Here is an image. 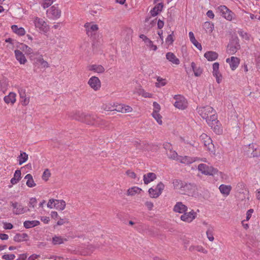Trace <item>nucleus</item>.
<instances>
[{"label": "nucleus", "mask_w": 260, "mask_h": 260, "mask_svg": "<svg viewBox=\"0 0 260 260\" xmlns=\"http://www.w3.org/2000/svg\"><path fill=\"white\" fill-rule=\"evenodd\" d=\"M174 188L179 190L181 194L193 196L197 190V185L194 183H186L181 180L175 179L173 181Z\"/></svg>", "instance_id": "f257e3e1"}, {"label": "nucleus", "mask_w": 260, "mask_h": 260, "mask_svg": "<svg viewBox=\"0 0 260 260\" xmlns=\"http://www.w3.org/2000/svg\"><path fill=\"white\" fill-rule=\"evenodd\" d=\"M73 118L88 125H100L102 124L101 119L94 115H91L78 112L75 114Z\"/></svg>", "instance_id": "f03ea898"}, {"label": "nucleus", "mask_w": 260, "mask_h": 260, "mask_svg": "<svg viewBox=\"0 0 260 260\" xmlns=\"http://www.w3.org/2000/svg\"><path fill=\"white\" fill-rule=\"evenodd\" d=\"M197 109L200 115L203 119H206L207 122L208 120L213 119V120H215L214 119L216 118L217 115L216 111L212 107L209 106H206L198 108Z\"/></svg>", "instance_id": "7ed1b4c3"}, {"label": "nucleus", "mask_w": 260, "mask_h": 260, "mask_svg": "<svg viewBox=\"0 0 260 260\" xmlns=\"http://www.w3.org/2000/svg\"><path fill=\"white\" fill-rule=\"evenodd\" d=\"M34 23L36 28L39 29L40 31L44 34L49 31V26L43 19L35 17L34 19Z\"/></svg>", "instance_id": "20e7f679"}, {"label": "nucleus", "mask_w": 260, "mask_h": 260, "mask_svg": "<svg viewBox=\"0 0 260 260\" xmlns=\"http://www.w3.org/2000/svg\"><path fill=\"white\" fill-rule=\"evenodd\" d=\"M198 169L202 174L206 175H213L218 172L216 169L204 164H200Z\"/></svg>", "instance_id": "39448f33"}, {"label": "nucleus", "mask_w": 260, "mask_h": 260, "mask_svg": "<svg viewBox=\"0 0 260 260\" xmlns=\"http://www.w3.org/2000/svg\"><path fill=\"white\" fill-rule=\"evenodd\" d=\"M217 11L218 12L222 17L228 20H232L234 13L229 9L225 6L221 5L217 8Z\"/></svg>", "instance_id": "423d86ee"}, {"label": "nucleus", "mask_w": 260, "mask_h": 260, "mask_svg": "<svg viewBox=\"0 0 260 260\" xmlns=\"http://www.w3.org/2000/svg\"><path fill=\"white\" fill-rule=\"evenodd\" d=\"M176 100L174 105V106L179 109L183 110L187 107V102L185 98L180 95H176L174 97Z\"/></svg>", "instance_id": "0eeeda50"}, {"label": "nucleus", "mask_w": 260, "mask_h": 260, "mask_svg": "<svg viewBox=\"0 0 260 260\" xmlns=\"http://www.w3.org/2000/svg\"><path fill=\"white\" fill-rule=\"evenodd\" d=\"M214 120H213V119L208 120V121L207 120V123L216 134H221L222 133V129L220 122L217 119V116H216V118Z\"/></svg>", "instance_id": "6e6552de"}, {"label": "nucleus", "mask_w": 260, "mask_h": 260, "mask_svg": "<svg viewBox=\"0 0 260 260\" xmlns=\"http://www.w3.org/2000/svg\"><path fill=\"white\" fill-rule=\"evenodd\" d=\"M10 204L13 208V213L15 215L22 214L30 210L29 209L26 210L21 204L16 202H11Z\"/></svg>", "instance_id": "1a4fd4ad"}, {"label": "nucleus", "mask_w": 260, "mask_h": 260, "mask_svg": "<svg viewBox=\"0 0 260 260\" xmlns=\"http://www.w3.org/2000/svg\"><path fill=\"white\" fill-rule=\"evenodd\" d=\"M197 215V213L192 209L189 212H184L180 216V219L184 222L189 223L196 218Z\"/></svg>", "instance_id": "9d476101"}, {"label": "nucleus", "mask_w": 260, "mask_h": 260, "mask_svg": "<svg viewBox=\"0 0 260 260\" xmlns=\"http://www.w3.org/2000/svg\"><path fill=\"white\" fill-rule=\"evenodd\" d=\"M84 27L85 28L86 35L90 37L94 36L99 29L98 25L92 24L90 22L86 23L84 24Z\"/></svg>", "instance_id": "9b49d317"}, {"label": "nucleus", "mask_w": 260, "mask_h": 260, "mask_svg": "<svg viewBox=\"0 0 260 260\" xmlns=\"http://www.w3.org/2000/svg\"><path fill=\"white\" fill-rule=\"evenodd\" d=\"M200 138L207 149L212 151L214 146L211 139L205 134H202Z\"/></svg>", "instance_id": "f8f14e48"}, {"label": "nucleus", "mask_w": 260, "mask_h": 260, "mask_svg": "<svg viewBox=\"0 0 260 260\" xmlns=\"http://www.w3.org/2000/svg\"><path fill=\"white\" fill-rule=\"evenodd\" d=\"M88 84L95 91L99 90L101 86L100 79L95 76L91 77L88 81Z\"/></svg>", "instance_id": "ddd939ff"}, {"label": "nucleus", "mask_w": 260, "mask_h": 260, "mask_svg": "<svg viewBox=\"0 0 260 260\" xmlns=\"http://www.w3.org/2000/svg\"><path fill=\"white\" fill-rule=\"evenodd\" d=\"M240 48V46L238 41L237 40H233L228 45L227 52H228V53L230 54H234Z\"/></svg>", "instance_id": "4468645a"}, {"label": "nucleus", "mask_w": 260, "mask_h": 260, "mask_svg": "<svg viewBox=\"0 0 260 260\" xmlns=\"http://www.w3.org/2000/svg\"><path fill=\"white\" fill-rule=\"evenodd\" d=\"M47 12L48 15L53 19L58 18L61 15V11L54 5L48 10Z\"/></svg>", "instance_id": "2eb2a0df"}, {"label": "nucleus", "mask_w": 260, "mask_h": 260, "mask_svg": "<svg viewBox=\"0 0 260 260\" xmlns=\"http://www.w3.org/2000/svg\"><path fill=\"white\" fill-rule=\"evenodd\" d=\"M187 207L181 202H177L173 208V211L179 213H183L187 211Z\"/></svg>", "instance_id": "dca6fc26"}, {"label": "nucleus", "mask_w": 260, "mask_h": 260, "mask_svg": "<svg viewBox=\"0 0 260 260\" xmlns=\"http://www.w3.org/2000/svg\"><path fill=\"white\" fill-rule=\"evenodd\" d=\"M226 62L229 63L231 69L234 71L238 67L240 59L237 57L232 56L231 58H227Z\"/></svg>", "instance_id": "f3484780"}, {"label": "nucleus", "mask_w": 260, "mask_h": 260, "mask_svg": "<svg viewBox=\"0 0 260 260\" xmlns=\"http://www.w3.org/2000/svg\"><path fill=\"white\" fill-rule=\"evenodd\" d=\"M15 55L16 59L20 62V64H24L27 60L21 51L19 50H15Z\"/></svg>", "instance_id": "a211bd4d"}, {"label": "nucleus", "mask_w": 260, "mask_h": 260, "mask_svg": "<svg viewBox=\"0 0 260 260\" xmlns=\"http://www.w3.org/2000/svg\"><path fill=\"white\" fill-rule=\"evenodd\" d=\"M218 56V53L214 51H207L204 54V57L210 61L215 60Z\"/></svg>", "instance_id": "6ab92c4d"}, {"label": "nucleus", "mask_w": 260, "mask_h": 260, "mask_svg": "<svg viewBox=\"0 0 260 260\" xmlns=\"http://www.w3.org/2000/svg\"><path fill=\"white\" fill-rule=\"evenodd\" d=\"M166 58L173 63L178 65L180 63V61L178 58L172 52H168L166 54Z\"/></svg>", "instance_id": "aec40b11"}, {"label": "nucleus", "mask_w": 260, "mask_h": 260, "mask_svg": "<svg viewBox=\"0 0 260 260\" xmlns=\"http://www.w3.org/2000/svg\"><path fill=\"white\" fill-rule=\"evenodd\" d=\"M156 178V175L153 173H148L143 176L144 182L145 184H148L150 182L153 181Z\"/></svg>", "instance_id": "412c9836"}, {"label": "nucleus", "mask_w": 260, "mask_h": 260, "mask_svg": "<svg viewBox=\"0 0 260 260\" xmlns=\"http://www.w3.org/2000/svg\"><path fill=\"white\" fill-rule=\"evenodd\" d=\"M28 237L26 233H17L14 237V240L15 242H21L27 240Z\"/></svg>", "instance_id": "4be33fe9"}, {"label": "nucleus", "mask_w": 260, "mask_h": 260, "mask_svg": "<svg viewBox=\"0 0 260 260\" xmlns=\"http://www.w3.org/2000/svg\"><path fill=\"white\" fill-rule=\"evenodd\" d=\"M4 100L7 104H13L16 102V94L14 92H10L8 95L4 97Z\"/></svg>", "instance_id": "5701e85b"}, {"label": "nucleus", "mask_w": 260, "mask_h": 260, "mask_svg": "<svg viewBox=\"0 0 260 260\" xmlns=\"http://www.w3.org/2000/svg\"><path fill=\"white\" fill-rule=\"evenodd\" d=\"M89 70L98 73H102L105 71L104 68L101 65L92 64L89 67Z\"/></svg>", "instance_id": "b1692460"}, {"label": "nucleus", "mask_w": 260, "mask_h": 260, "mask_svg": "<svg viewBox=\"0 0 260 260\" xmlns=\"http://www.w3.org/2000/svg\"><path fill=\"white\" fill-rule=\"evenodd\" d=\"M189 37L191 43L200 50L202 49L201 44L199 43L196 39L194 34L192 31L189 32Z\"/></svg>", "instance_id": "393cba45"}, {"label": "nucleus", "mask_w": 260, "mask_h": 260, "mask_svg": "<svg viewBox=\"0 0 260 260\" xmlns=\"http://www.w3.org/2000/svg\"><path fill=\"white\" fill-rule=\"evenodd\" d=\"M219 189L222 194L228 196L232 189V187L230 185L221 184L220 185Z\"/></svg>", "instance_id": "a878e982"}, {"label": "nucleus", "mask_w": 260, "mask_h": 260, "mask_svg": "<svg viewBox=\"0 0 260 260\" xmlns=\"http://www.w3.org/2000/svg\"><path fill=\"white\" fill-rule=\"evenodd\" d=\"M66 202L63 200H55V202L53 205L54 208L57 210H63L66 207Z\"/></svg>", "instance_id": "bb28decb"}, {"label": "nucleus", "mask_w": 260, "mask_h": 260, "mask_svg": "<svg viewBox=\"0 0 260 260\" xmlns=\"http://www.w3.org/2000/svg\"><path fill=\"white\" fill-rule=\"evenodd\" d=\"M21 173L19 170H17L14 173V177L11 179V183L12 184H17L20 180Z\"/></svg>", "instance_id": "cd10ccee"}, {"label": "nucleus", "mask_w": 260, "mask_h": 260, "mask_svg": "<svg viewBox=\"0 0 260 260\" xmlns=\"http://www.w3.org/2000/svg\"><path fill=\"white\" fill-rule=\"evenodd\" d=\"M24 179H27L26 184L28 187H33L36 185V184L35 183V182L33 179L32 176L31 174H27L25 176Z\"/></svg>", "instance_id": "c85d7f7f"}, {"label": "nucleus", "mask_w": 260, "mask_h": 260, "mask_svg": "<svg viewBox=\"0 0 260 260\" xmlns=\"http://www.w3.org/2000/svg\"><path fill=\"white\" fill-rule=\"evenodd\" d=\"M191 67L196 76L199 77L202 74V69L200 67H197L194 62H191Z\"/></svg>", "instance_id": "c756f323"}, {"label": "nucleus", "mask_w": 260, "mask_h": 260, "mask_svg": "<svg viewBox=\"0 0 260 260\" xmlns=\"http://www.w3.org/2000/svg\"><path fill=\"white\" fill-rule=\"evenodd\" d=\"M40 224V221L38 220L25 221L23 223L24 226L26 229L35 227Z\"/></svg>", "instance_id": "7c9ffc66"}, {"label": "nucleus", "mask_w": 260, "mask_h": 260, "mask_svg": "<svg viewBox=\"0 0 260 260\" xmlns=\"http://www.w3.org/2000/svg\"><path fill=\"white\" fill-rule=\"evenodd\" d=\"M11 28L13 32L19 36H23L25 33V31L23 28H18V26L16 25H12Z\"/></svg>", "instance_id": "2f4dec72"}, {"label": "nucleus", "mask_w": 260, "mask_h": 260, "mask_svg": "<svg viewBox=\"0 0 260 260\" xmlns=\"http://www.w3.org/2000/svg\"><path fill=\"white\" fill-rule=\"evenodd\" d=\"M19 161V165H21L24 163L28 159V154L26 152H22L20 153V154L18 156Z\"/></svg>", "instance_id": "473e14b6"}, {"label": "nucleus", "mask_w": 260, "mask_h": 260, "mask_svg": "<svg viewBox=\"0 0 260 260\" xmlns=\"http://www.w3.org/2000/svg\"><path fill=\"white\" fill-rule=\"evenodd\" d=\"M204 28L207 33H211L214 29V24L209 22H205L203 25Z\"/></svg>", "instance_id": "72a5a7b5"}, {"label": "nucleus", "mask_w": 260, "mask_h": 260, "mask_svg": "<svg viewBox=\"0 0 260 260\" xmlns=\"http://www.w3.org/2000/svg\"><path fill=\"white\" fill-rule=\"evenodd\" d=\"M142 189L138 187H133L127 190V194L128 196H134L136 193H140Z\"/></svg>", "instance_id": "f704fd0d"}, {"label": "nucleus", "mask_w": 260, "mask_h": 260, "mask_svg": "<svg viewBox=\"0 0 260 260\" xmlns=\"http://www.w3.org/2000/svg\"><path fill=\"white\" fill-rule=\"evenodd\" d=\"M66 239L62 238L61 236H55L52 238V243L54 245H58L63 243Z\"/></svg>", "instance_id": "c9c22d12"}, {"label": "nucleus", "mask_w": 260, "mask_h": 260, "mask_svg": "<svg viewBox=\"0 0 260 260\" xmlns=\"http://www.w3.org/2000/svg\"><path fill=\"white\" fill-rule=\"evenodd\" d=\"M213 229L212 227H209L206 231V235L208 240L210 241H213L214 238L213 234Z\"/></svg>", "instance_id": "e433bc0d"}, {"label": "nucleus", "mask_w": 260, "mask_h": 260, "mask_svg": "<svg viewBox=\"0 0 260 260\" xmlns=\"http://www.w3.org/2000/svg\"><path fill=\"white\" fill-rule=\"evenodd\" d=\"M251 149L253 150L251 154L253 157H257L260 155V151L257 150L256 148H254L253 144L249 145V150L248 151H250Z\"/></svg>", "instance_id": "4c0bfd02"}, {"label": "nucleus", "mask_w": 260, "mask_h": 260, "mask_svg": "<svg viewBox=\"0 0 260 260\" xmlns=\"http://www.w3.org/2000/svg\"><path fill=\"white\" fill-rule=\"evenodd\" d=\"M166 153L168 157L171 159L177 160V158L178 157V155L175 151H172V150H170V151H167Z\"/></svg>", "instance_id": "58836bf2"}, {"label": "nucleus", "mask_w": 260, "mask_h": 260, "mask_svg": "<svg viewBox=\"0 0 260 260\" xmlns=\"http://www.w3.org/2000/svg\"><path fill=\"white\" fill-rule=\"evenodd\" d=\"M145 44L148 47L153 51H156L157 49V46L154 45L153 42L149 39L145 42Z\"/></svg>", "instance_id": "ea45409f"}, {"label": "nucleus", "mask_w": 260, "mask_h": 260, "mask_svg": "<svg viewBox=\"0 0 260 260\" xmlns=\"http://www.w3.org/2000/svg\"><path fill=\"white\" fill-rule=\"evenodd\" d=\"M213 75L216 77V82L220 83L222 80V75L219 73V70L213 71Z\"/></svg>", "instance_id": "a19ab883"}, {"label": "nucleus", "mask_w": 260, "mask_h": 260, "mask_svg": "<svg viewBox=\"0 0 260 260\" xmlns=\"http://www.w3.org/2000/svg\"><path fill=\"white\" fill-rule=\"evenodd\" d=\"M37 61L40 63L43 68H47L49 67L48 63L46 61L44 60V59L42 57V56L39 57L37 59Z\"/></svg>", "instance_id": "79ce46f5"}, {"label": "nucleus", "mask_w": 260, "mask_h": 260, "mask_svg": "<svg viewBox=\"0 0 260 260\" xmlns=\"http://www.w3.org/2000/svg\"><path fill=\"white\" fill-rule=\"evenodd\" d=\"M152 115L159 124H162V116L158 113V112H153Z\"/></svg>", "instance_id": "37998d69"}, {"label": "nucleus", "mask_w": 260, "mask_h": 260, "mask_svg": "<svg viewBox=\"0 0 260 260\" xmlns=\"http://www.w3.org/2000/svg\"><path fill=\"white\" fill-rule=\"evenodd\" d=\"M148 192L151 198H156L159 196L156 188L153 189L152 188H150L149 189Z\"/></svg>", "instance_id": "c03bdc74"}, {"label": "nucleus", "mask_w": 260, "mask_h": 260, "mask_svg": "<svg viewBox=\"0 0 260 260\" xmlns=\"http://www.w3.org/2000/svg\"><path fill=\"white\" fill-rule=\"evenodd\" d=\"M20 96L22 99H23L22 101V104L23 105L26 106L29 103V99L26 98L24 92H20Z\"/></svg>", "instance_id": "a18cd8bd"}, {"label": "nucleus", "mask_w": 260, "mask_h": 260, "mask_svg": "<svg viewBox=\"0 0 260 260\" xmlns=\"http://www.w3.org/2000/svg\"><path fill=\"white\" fill-rule=\"evenodd\" d=\"M50 176H51V173L50 172V171L49 170V169H46L44 171L42 177L43 180L46 181L48 180V179L50 177Z\"/></svg>", "instance_id": "49530a36"}, {"label": "nucleus", "mask_w": 260, "mask_h": 260, "mask_svg": "<svg viewBox=\"0 0 260 260\" xmlns=\"http://www.w3.org/2000/svg\"><path fill=\"white\" fill-rule=\"evenodd\" d=\"M114 106H115L114 108V111H116L119 112L123 113V107L124 105L123 104H114Z\"/></svg>", "instance_id": "de8ad7c7"}, {"label": "nucleus", "mask_w": 260, "mask_h": 260, "mask_svg": "<svg viewBox=\"0 0 260 260\" xmlns=\"http://www.w3.org/2000/svg\"><path fill=\"white\" fill-rule=\"evenodd\" d=\"M115 106L110 104H105L103 106V109L107 111H113Z\"/></svg>", "instance_id": "09e8293b"}, {"label": "nucleus", "mask_w": 260, "mask_h": 260, "mask_svg": "<svg viewBox=\"0 0 260 260\" xmlns=\"http://www.w3.org/2000/svg\"><path fill=\"white\" fill-rule=\"evenodd\" d=\"M157 81L158 82L155 83V86L157 87H160V86H163L166 85V82L164 81V79L161 78L159 77H158L157 78Z\"/></svg>", "instance_id": "8fccbe9b"}, {"label": "nucleus", "mask_w": 260, "mask_h": 260, "mask_svg": "<svg viewBox=\"0 0 260 260\" xmlns=\"http://www.w3.org/2000/svg\"><path fill=\"white\" fill-rule=\"evenodd\" d=\"M138 93L139 95H141L144 98H151L152 96L151 93L146 92L144 89H139Z\"/></svg>", "instance_id": "3c124183"}, {"label": "nucleus", "mask_w": 260, "mask_h": 260, "mask_svg": "<svg viewBox=\"0 0 260 260\" xmlns=\"http://www.w3.org/2000/svg\"><path fill=\"white\" fill-rule=\"evenodd\" d=\"M53 3V0H44L42 6L44 9H46L50 6Z\"/></svg>", "instance_id": "603ef678"}, {"label": "nucleus", "mask_w": 260, "mask_h": 260, "mask_svg": "<svg viewBox=\"0 0 260 260\" xmlns=\"http://www.w3.org/2000/svg\"><path fill=\"white\" fill-rule=\"evenodd\" d=\"M165 187L164 184L162 182H159L156 186V188L158 191V193L160 196L162 192V191L164 190Z\"/></svg>", "instance_id": "864d4df0"}, {"label": "nucleus", "mask_w": 260, "mask_h": 260, "mask_svg": "<svg viewBox=\"0 0 260 260\" xmlns=\"http://www.w3.org/2000/svg\"><path fill=\"white\" fill-rule=\"evenodd\" d=\"M173 35L174 32H172L171 34L168 36L167 38H166V42L167 43L169 44H172V43L174 42V39H173Z\"/></svg>", "instance_id": "5fc2aeb1"}, {"label": "nucleus", "mask_w": 260, "mask_h": 260, "mask_svg": "<svg viewBox=\"0 0 260 260\" xmlns=\"http://www.w3.org/2000/svg\"><path fill=\"white\" fill-rule=\"evenodd\" d=\"M15 258L14 254H4L2 256V258L6 260H13Z\"/></svg>", "instance_id": "6e6d98bb"}, {"label": "nucleus", "mask_w": 260, "mask_h": 260, "mask_svg": "<svg viewBox=\"0 0 260 260\" xmlns=\"http://www.w3.org/2000/svg\"><path fill=\"white\" fill-rule=\"evenodd\" d=\"M37 199L35 198H31L29 202L28 206L29 207L35 208L37 204Z\"/></svg>", "instance_id": "4d7b16f0"}, {"label": "nucleus", "mask_w": 260, "mask_h": 260, "mask_svg": "<svg viewBox=\"0 0 260 260\" xmlns=\"http://www.w3.org/2000/svg\"><path fill=\"white\" fill-rule=\"evenodd\" d=\"M21 49L23 51H25L28 54L32 53V49L26 45L23 44Z\"/></svg>", "instance_id": "13d9d810"}, {"label": "nucleus", "mask_w": 260, "mask_h": 260, "mask_svg": "<svg viewBox=\"0 0 260 260\" xmlns=\"http://www.w3.org/2000/svg\"><path fill=\"white\" fill-rule=\"evenodd\" d=\"M188 158L186 156L185 157H182L181 156H178V158H177V160H178L181 163H188L189 161L187 160Z\"/></svg>", "instance_id": "bf43d9fd"}, {"label": "nucleus", "mask_w": 260, "mask_h": 260, "mask_svg": "<svg viewBox=\"0 0 260 260\" xmlns=\"http://www.w3.org/2000/svg\"><path fill=\"white\" fill-rule=\"evenodd\" d=\"M153 106L154 107L153 112H158L160 109V105L157 103L154 102L153 103Z\"/></svg>", "instance_id": "052dcab7"}, {"label": "nucleus", "mask_w": 260, "mask_h": 260, "mask_svg": "<svg viewBox=\"0 0 260 260\" xmlns=\"http://www.w3.org/2000/svg\"><path fill=\"white\" fill-rule=\"evenodd\" d=\"M196 250L202 252L203 253H207V250H206L205 248H204L201 246H196Z\"/></svg>", "instance_id": "680f3d73"}, {"label": "nucleus", "mask_w": 260, "mask_h": 260, "mask_svg": "<svg viewBox=\"0 0 260 260\" xmlns=\"http://www.w3.org/2000/svg\"><path fill=\"white\" fill-rule=\"evenodd\" d=\"M123 109H123V113H125L131 112L133 110V108L128 105H124Z\"/></svg>", "instance_id": "e2e57ef3"}, {"label": "nucleus", "mask_w": 260, "mask_h": 260, "mask_svg": "<svg viewBox=\"0 0 260 260\" xmlns=\"http://www.w3.org/2000/svg\"><path fill=\"white\" fill-rule=\"evenodd\" d=\"M153 8H154L158 12H161L163 8V4L162 3H160L156 5Z\"/></svg>", "instance_id": "0e129e2a"}, {"label": "nucleus", "mask_w": 260, "mask_h": 260, "mask_svg": "<svg viewBox=\"0 0 260 260\" xmlns=\"http://www.w3.org/2000/svg\"><path fill=\"white\" fill-rule=\"evenodd\" d=\"M55 202V200L54 199H50L47 204V207L49 208H54L53 205Z\"/></svg>", "instance_id": "69168bd1"}, {"label": "nucleus", "mask_w": 260, "mask_h": 260, "mask_svg": "<svg viewBox=\"0 0 260 260\" xmlns=\"http://www.w3.org/2000/svg\"><path fill=\"white\" fill-rule=\"evenodd\" d=\"M238 33L240 35V36H241L242 38H245L246 40L249 39V36L246 32H244L243 31H239Z\"/></svg>", "instance_id": "338daca9"}, {"label": "nucleus", "mask_w": 260, "mask_h": 260, "mask_svg": "<svg viewBox=\"0 0 260 260\" xmlns=\"http://www.w3.org/2000/svg\"><path fill=\"white\" fill-rule=\"evenodd\" d=\"M253 212V209L248 210L246 213V220H248L251 217L252 213Z\"/></svg>", "instance_id": "774afa93"}]
</instances>
